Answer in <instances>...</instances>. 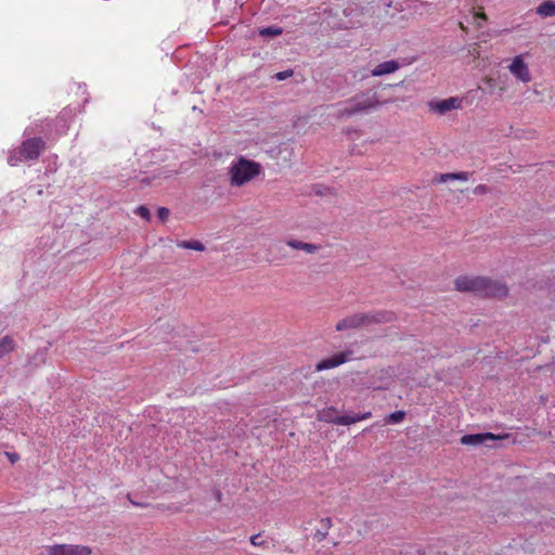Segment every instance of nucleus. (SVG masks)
Segmentation results:
<instances>
[{"label": "nucleus", "mask_w": 555, "mask_h": 555, "mask_svg": "<svg viewBox=\"0 0 555 555\" xmlns=\"http://www.w3.org/2000/svg\"><path fill=\"white\" fill-rule=\"evenodd\" d=\"M395 320L396 314L392 311L361 312L341 319L336 323L335 330L337 332H345L358 330L374 323H390Z\"/></svg>", "instance_id": "nucleus-1"}, {"label": "nucleus", "mask_w": 555, "mask_h": 555, "mask_svg": "<svg viewBox=\"0 0 555 555\" xmlns=\"http://www.w3.org/2000/svg\"><path fill=\"white\" fill-rule=\"evenodd\" d=\"M261 171L262 167L259 163L241 156L229 167L230 185L241 188L258 177Z\"/></svg>", "instance_id": "nucleus-2"}, {"label": "nucleus", "mask_w": 555, "mask_h": 555, "mask_svg": "<svg viewBox=\"0 0 555 555\" xmlns=\"http://www.w3.org/2000/svg\"><path fill=\"white\" fill-rule=\"evenodd\" d=\"M46 149V142L38 137L27 139L22 144L8 155V164L10 166H17L21 163L38 159Z\"/></svg>", "instance_id": "nucleus-3"}, {"label": "nucleus", "mask_w": 555, "mask_h": 555, "mask_svg": "<svg viewBox=\"0 0 555 555\" xmlns=\"http://www.w3.org/2000/svg\"><path fill=\"white\" fill-rule=\"evenodd\" d=\"M388 101L379 102L376 99V95H367L364 96L362 100H359L358 98H352L349 100L350 106H346L343 109L339 111L340 117H349L357 113L367 111L371 108H375L384 103H387Z\"/></svg>", "instance_id": "nucleus-4"}, {"label": "nucleus", "mask_w": 555, "mask_h": 555, "mask_svg": "<svg viewBox=\"0 0 555 555\" xmlns=\"http://www.w3.org/2000/svg\"><path fill=\"white\" fill-rule=\"evenodd\" d=\"M479 296L489 298H504L508 294L507 286L496 280L482 276Z\"/></svg>", "instance_id": "nucleus-5"}, {"label": "nucleus", "mask_w": 555, "mask_h": 555, "mask_svg": "<svg viewBox=\"0 0 555 555\" xmlns=\"http://www.w3.org/2000/svg\"><path fill=\"white\" fill-rule=\"evenodd\" d=\"M482 276L460 275L454 280V287L457 292L474 293L479 296Z\"/></svg>", "instance_id": "nucleus-6"}, {"label": "nucleus", "mask_w": 555, "mask_h": 555, "mask_svg": "<svg viewBox=\"0 0 555 555\" xmlns=\"http://www.w3.org/2000/svg\"><path fill=\"white\" fill-rule=\"evenodd\" d=\"M49 555H91L92 550L87 545L55 544L48 547Z\"/></svg>", "instance_id": "nucleus-7"}, {"label": "nucleus", "mask_w": 555, "mask_h": 555, "mask_svg": "<svg viewBox=\"0 0 555 555\" xmlns=\"http://www.w3.org/2000/svg\"><path fill=\"white\" fill-rule=\"evenodd\" d=\"M351 357H352L351 350L337 352L330 358L319 361L315 365V371L321 372L324 370L337 367V366L348 362L351 359Z\"/></svg>", "instance_id": "nucleus-8"}, {"label": "nucleus", "mask_w": 555, "mask_h": 555, "mask_svg": "<svg viewBox=\"0 0 555 555\" xmlns=\"http://www.w3.org/2000/svg\"><path fill=\"white\" fill-rule=\"evenodd\" d=\"M427 105L430 112L443 115L452 109L461 108L462 100L456 96H451L444 100L430 101Z\"/></svg>", "instance_id": "nucleus-9"}, {"label": "nucleus", "mask_w": 555, "mask_h": 555, "mask_svg": "<svg viewBox=\"0 0 555 555\" xmlns=\"http://www.w3.org/2000/svg\"><path fill=\"white\" fill-rule=\"evenodd\" d=\"M508 69L511 74L521 82L527 83L531 81V74L521 55L514 57L511 65L508 66Z\"/></svg>", "instance_id": "nucleus-10"}, {"label": "nucleus", "mask_w": 555, "mask_h": 555, "mask_svg": "<svg viewBox=\"0 0 555 555\" xmlns=\"http://www.w3.org/2000/svg\"><path fill=\"white\" fill-rule=\"evenodd\" d=\"M501 436H496L491 433L486 434H470V435H464L461 438V443L465 446H479L482 444L489 440H498L501 439Z\"/></svg>", "instance_id": "nucleus-11"}, {"label": "nucleus", "mask_w": 555, "mask_h": 555, "mask_svg": "<svg viewBox=\"0 0 555 555\" xmlns=\"http://www.w3.org/2000/svg\"><path fill=\"white\" fill-rule=\"evenodd\" d=\"M331 411H334V409H330L326 412L324 411L322 413V416H320V420L325 421V422H331V423H334L336 425H341V426H348V425L356 424V423L360 422L358 414L341 415V416H336V417L332 418L328 415Z\"/></svg>", "instance_id": "nucleus-12"}, {"label": "nucleus", "mask_w": 555, "mask_h": 555, "mask_svg": "<svg viewBox=\"0 0 555 555\" xmlns=\"http://www.w3.org/2000/svg\"><path fill=\"white\" fill-rule=\"evenodd\" d=\"M400 65L397 61H386L380 64H378L373 70V76H383L387 74L395 73L397 69H399Z\"/></svg>", "instance_id": "nucleus-13"}, {"label": "nucleus", "mask_w": 555, "mask_h": 555, "mask_svg": "<svg viewBox=\"0 0 555 555\" xmlns=\"http://www.w3.org/2000/svg\"><path fill=\"white\" fill-rule=\"evenodd\" d=\"M286 245L296 250H304L307 254H315L320 246L311 243H305L298 240H287Z\"/></svg>", "instance_id": "nucleus-14"}, {"label": "nucleus", "mask_w": 555, "mask_h": 555, "mask_svg": "<svg viewBox=\"0 0 555 555\" xmlns=\"http://www.w3.org/2000/svg\"><path fill=\"white\" fill-rule=\"evenodd\" d=\"M331 527H332V519L330 517L320 519L319 528L314 532V539L319 542H322L323 540H325Z\"/></svg>", "instance_id": "nucleus-15"}, {"label": "nucleus", "mask_w": 555, "mask_h": 555, "mask_svg": "<svg viewBox=\"0 0 555 555\" xmlns=\"http://www.w3.org/2000/svg\"><path fill=\"white\" fill-rule=\"evenodd\" d=\"M16 348L15 340L11 336H4L0 339V359L14 351Z\"/></svg>", "instance_id": "nucleus-16"}, {"label": "nucleus", "mask_w": 555, "mask_h": 555, "mask_svg": "<svg viewBox=\"0 0 555 555\" xmlns=\"http://www.w3.org/2000/svg\"><path fill=\"white\" fill-rule=\"evenodd\" d=\"M537 13L543 17H551L555 15V2L544 1L537 8Z\"/></svg>", "instance_id": "nucleus-17"}, {"label": "nucleus", "mask_w": 555, "mask_h": 555, "mask_svg": "<svg viewBox=\"0 0 555 555\" xmlns=\"http://www.w3.org/2000/svg\"><path fill=\"white\" fill-rule=\"evenodd\" d=\"M469 176H470V173L467 171L442 173L439 176L438 182H447L449 180L467 181L469 179Z\"/></svg>", "instance_id": "nucleus-18"}, {"label": "nucleus", "mask_w": 555, "mask_h": 555, "mask_svg": "<svg viewBox=\"0 0 555 555\" xmlns=\"http://www.w3.org/2000/svg\"><path fill=\"white\" fill-rule=\"evenodd\" d=\"M178 247L185 248V249H192L197 251H203L205 249V246L199 241H181L178 244Z\"/></svg>", "instance_id": "nucleus-19"}, {"label": "nucleus", "mask_w": 555, "mask_h": 555, "mask_svg": "<svg viewBox=\"0 0 555 555\" xmlns=\"http://www.w3.org/2000/svg\"><path fill=\"white\" fill-rule=\"evenodd\" d=\"M404 417H405L404 411H395V412L390 413L385 418V423L386 424H397V423L402 422L404 420Z\"/></svg>", "instance_id": "nucleus-20"}, {"label": "nucleus", "mask_w": 555, "mask_h": 555, "mask_svg": "<svg viewBox=\"0 0 555 555\" xmlns=\"http://www.w3.org/2000/svg\"><path fill=\"white\" fill-rule=\"evenodd\" d=\"M282 28L281 27H274V26H270V27H264V28H261L259 30V35L262 36V37H276V36H280L282 34Z\"/></svg>", "instance_id": "nucleus-21"}, {"label": "nucleus", "mask_w": 555, "mask_h": 555, "mask_svg": "<svg viewBox=\"0 0 555 555\" xmlns=\"http://www.w3.org/2000/svg\"><path fill=\"white\" fill-rule=\"evenodd\" d=\"M134 212L146 221H150V219H151V212L146 206L141 205V206L137 207Z\"/></svg>", "instance_id": "nucleus-22"}, {"label": "nucleus", "mask_w": 555, "mask_h": 555, "mask_svg": "<svg viewBox=\"0 0 555 555\" xmlns=\"http://www.w3.org/2000/svg\"><path fill=\"white\" fill-rule=\"evenodd\" d=\"M291 76H293V70L288 69V70L276 73L275 74V79L279 80V81H283V80L287 79Z\"/></svg>", "instance_id": "nucleus-23"}, {"label": "nucleus", "mask_w": 555, "mask_h": 555, "mask_svg": "<svg viewBox=\"0 0 555 555\" xmlns=\"http://www.w3.org/2000/svg\"><path fill=\"white\" fill-rule=\"evenodd\" d=\"M169 209L166 208V207H159L157 209V217L162 220V221H166L169 217Z\"/></svg>", "instance_id": "nucleus-24"}, {"label": "nucleus", "mask_w": 555, "mask_h": 555, "mask_svg": "<svg viewBox=\"0 0 555 555\" xmlns=\"http://www.w3.org/2000/svg\"><path fill=\"white\" fill-rule=\"evenodd\" d=\"M489 191H490V190H489V188H488L487 185H485V184H479V185H477L476 188H474L473 193H474L475 195H482V194L488 193Z\"/></svg>", "instance_id": "nucleus-25"}, {"label": "nucleus", "mask_w": 555, "mask_h": 555, "mask_svg": "<svg viewBox=\"0 0 555 555\" xmlns=\"http://www.w3.org/2000/svg\"><path fill=\"white\" fill-rule=\"evenodd\" d=\"M4 454L12 464L20 460V455L17 453L5 452Z\"/></svg>", "instance_id": "nucleus-26"}, {"label": "nucleus", "mask_w": 555, "mask_h": 555, "mask_svg": "<svg viewBox=\"0 0 555 555\" xmlns=\"http://www.w3.org/2000/svg\"><path fill=\"white\" fill-rule=\"evenodd\" d=\"M250 543L254 546H260L262 545V541L260 540V534H254L250 537Z\"/></svg>", "instance_id": "nucleus-27"}, {"label": "nucleus", "mask_w": 555, "mask_h": 555, "mask_svg": "<svg viewBox=\"0 0 555 555\" xmlns=\"http://www.w3.org/2000/svg\"><path fill=\"white\" fill-rule=\"evenodd\" d=\"M358 415H359V421H364V420L370 418L372 416V413L370 411H367V412H364V413H361Z\"/></svg>", "instance_id": "nucleus-28"}, {"label": "nucleus", "mask_w": 555, "mask_h": 555, "mask_svg": "<svg viewBox=\"0 0 555 555\" xmlns=\"http://www.w3.org/2000/svg\"><path fill=\"white\" fill-rule=\"evenodd\" d=\"M476 16L482 20H487V15L485 13H478Z\"/></svg>", "instance_id": "nucleus-29"}, {"label": "nucleus", "mask_w": 555, "mask_h": 555, "mask_svg": "<svg viewBox=\"0 0 555 555\" xmlns=\"http://www.w3.org/2000/svg\"><path fill=\"white\" fill-rule=\"evenodd\" d=\"M459 26L463 31H467V27L462 22L459 23Z\"/></svg>", "instance_id": "nucleus-30"}, {"label": "nucleus", "mask_w": 555, "mask_h": 555, "mask_svg": "<svg viewBox=\"0 0 555 555\" xmlns=\"http://www.w3.org/2000/svg\"><path fill=\"white\" fill-rule=\"evenodd\" d=\"M486 82H487L489 86H492L493 79H492V78H486Z\"/></svg>", "instance_id": "nucleus-31"}]
</instances>
